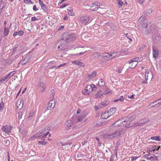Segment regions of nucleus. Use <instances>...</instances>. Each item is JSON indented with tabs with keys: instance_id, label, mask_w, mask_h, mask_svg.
<instances>
[{
	"instance_id": "f257e3e1",
	"label": "nucleus",
	"mask_w": 161,
	"mask_h": 161,
	"mask_svg": "<svg viewBox=\"0 0 161 161\" xmlns=\"http://www.w3.org/2000/svg\"><path fill=\"white\" fill-rule=\"evenodd\" d=\"M123 134V132L122 131L116 130L114 132L107 133L104 136L105 137H106L108 139H115Z\"/></svg>"
},
{
	"instance_id": "f03ea898",
	"label": "nucleus",
	"mask_w": 161,
	"mask_h": 161,
	"mask_svg": "<svg viewBox=\"0 0 161 161\" xmlns=\"http://www.w3.org/2000/svg\"><path fill=\"white\" fill-rule=\"evenodd\" d=\"M75 35L73 33L66 32L62 35L63 40L67 42L74 40L75 39Z\"/></svg>"
},
{
	"instance_id": "7ed1b4c3",
	"label": "nucleus",
	"mask_w": 161,
	"mask_h": 161,
	"mask_svg": "<svg viewBox=\"0 0 161 161\" xmlns=\"http://www.w3.org/2000/svg\"><path fill=\"white\" fill-rule=\"evenodd\" d=\"M80 21L81 23L85 25L91 22V21H90V17L87 15L81 17L80 18Z\"/></svg>"
},
{
	"instance_id": "20e7f679",
	"label": "nucleus",
	"mask_w": 161,
	"mask_h": 161,
	"mask_svg": "<svg viewBox=\"0 0 161 161\" xmlns=\"http://www.w3.org/2000/svg\"><path fill=\"white\" fill-rule=\"evenodd\" d=\"M13 128V126L10 125H6L3 126L1 129L6 133L9 134L11 132V130Z\"/></svg>"
},
{
	"instance_id": "39448f33",
	"label": "nucleus",
	"mask_w": 161,
	"mask_h": 161,
	"mask_svg": "<svg viewBox=\"0 0 161 161\" xmlns=\"http://www.w3.org/2000/svg\"><path fill=\"white\" fill-rule=\"evenodd\" d=\"M46 88V86L42 82H39L38 85V90L42 93H44Z\"/></svg>"
},
{
	"instance_id": "423d86ee",
	"label": "nucleus",
	"mask_w": 161,
	"mask_h": 161,
	"mask_svg": "<svg viewBox=\"0 0 161 161\" xmlns=\"http://www.w3.org/2000/svg\"><path fill=\"white\" fill-rule=\"evenodd\" d=\"M102 58L106 62L111 60L110 53H102Z\"/></svg>"
},
{
	"instance_id": "0eeeda50",
	"label": "nucleus",
	"mask_w": 161,
	"mask_h": 161,
	"mask_svg": "<svg viewBox=\"0 0 161 161\" xmlns=\"http://www.w3.org/2000/svg\"><path fill=\"white\" fill-rule=\"evenodd\" d=\"M99 7V3L96 2L94 3H92L91 5L90 10L92 11H96Z\"/></svg>"
},
{
	"instance_id": "6e6552de",
	"label": "nucleus",
	"mask_w": 161,
	"mask_h": 161,
	"mask_svg": "<svg viewBox=\"0 0 161 161\" xmlns=\"http://www.w3.org/2000/svg\"><path fill=\"white\" fill-rule=\"evenodd\" d=\"M92 91L91 87L90 86V85H88L85 88V89L83 91V93L85 95H88Z\"/></svg>"
},
{
	"instance_id": "1a4fd4ad",
	"label": "nucleus",
	"mask_w": 161,
	"mask_h": 161,
	"mask_svg": "<svg viewBox=\"0 0 161 161\" xmlns=\"http://www.w3.org/2000/svg\"><path fill=\"white\" fill-rule=\"evenodd\" d=\"M55 106V101L53 99V100H51L49 102L47 107L48 108H50V109H53Z\"/></svg>"
},
{
	"instance_id": "9d476101",
	"label": "nucleus",
	"mask_w": 161,
	"mask_h": 161,
	"mask_svg": "<svg viewBox=\"0 0 161 161\" xmlns=\"http://www.w3.org/2000/svg\"><path fill=\"white\" fill-rule=\"evenodd\" d=\"M153 76L152 73L151 71H146L145 75V78L146 80H147L148 79H152L153 78Z\"/></svg>"
},
{
	"instance_id": "9b49d317",
	"label": "nucleus",
	"mask_w": 161,
	"mask_h": 161,
	"mask_svg": "<svg viewBox=\"0 0 161 161\" xmlns=\"http://www.w3.org/2000/svg\"><path fill=\"white\" fill-rule=\"evenodd\" d=\"M16 105L17 108L21 109L23 106V101L21 99L19 100L16 103Z\"/></svg>"
},
{
	"instance_id": "f8f14e48",
	"label": "nucleus",
	"mask_w": 161,
	"mask_h": 161,
	"mask_svg": "<svg viewBox=\"0 0 161 161\" xmlns=\"http://www.w3.org/2000/svg\"><path fill=\"white\" fill-rule=\"evenodd\" d=\"M65 127L68 129H70V128L73 125V122L71 120H68L65 123Z\"/></svg>"
},
{
	"instance_id": "ddd939ff",
	"label": "nucleus",
	"mask_w": 161,
	"mask_h": 161,
	"mask_svg": "<svg viewBox=\"0 0 161 161\" xmlns=\"http://www.w3.org/2000/svg\"><path fill=\"white\" fill-rule=\"evenodd\" d=\"M122 124H123V123H122L121 120L119 119L115 122L113 125L112 126L114 127L122 126L123 125Z\"/></svg>"
},
{
	"instance_id": "4468645a",
	"label": "nucleus",
	"mask_w": 161,
	"mask_h": 161,
	"mask_svg": "<svg viewBox=\"0 0 161 161\" xmlns=\"http://www.w3.org/2000/svg\"><path fill=\"white\" fill-rule=\"evenodd\" d=\"M110 116L108 113L107 111H105L102 114L100 118L102 119H107Z\"/></svg>"
},
{
	"instance_id": "2eb2a0df",
	"label": "nucleus",
	"mask_w": 161,
	"mask_h": 161,
	"mask_svg": "<svg viewBox=\"0 0 161 161\" xmlns=\"http://www.w3.org/2000/svg\"><path fill=\"white\" fill-rule=\"evenodd\" d=\"M153 57L155 58H156L158 55L159 51L157 49L155 48H153Z\"/></svg>"
},
{
	"instance_id": "dca6fc26",
	"label": "nucleus",
	"mask_w": 161,
	"mask_h": 161,
	"mask_svg": "<svg viewBox=\"0 0 161 161\" xmlns=\"http://www.w3.org/2000/svg\"><path fill=\"white\" fill-rule=\"evenodd\" d=\"M122 123H123V126L124 127H130L132 125L130 123V121L129 120H124V121H122Z\"/></svg>"
},
{
	"instance_id": "f3484780",
	"label": "nucleus",
	"mask_w": 161,
	"mask_h": 161,
	"mask_svg": "<svg viewBox=\"0 0 161 161\" xmlns=\"http://www.w3.org/2000/svg\"><path fill=\"white\" fill-rule=\"evenodd\" d=\"M9 31L8 28H7L6 26H4V31L3 33V37H5L6 36H7L9 34Z\"/></svg>"
},
{
	"instance_id": "a211bd4d",
	"label": "nucleus",
	"mask_w": 161,
	"mask_h": 161,
	"mask_svg": "<svg viewBox=\"0 0 161 161\" xmlns=\"http://www.w3.org/2000/svg\"><path fill=\"white\" fill-rule=\"evenodd\" d=\"M65 47L64 42L62 41L58 47V49L59 50H64Z\"/></svg>"
},
{
	"instance_id": "6ab92c4d",
	"label": "nucleus",
	"mask_w": 161,
	"mask_h": 161,
	"mask_svg": "<svg viewBox=\"0 0 161 161\" xmlns=\"http://www.w3.org/2000/svg\"><path fill=\"white\" fill-rule=\"evenodd\" d=\"M93 58L95 59H97L100 58H102V54L98 52L94 53L93 55Z\"/></svg>"
},
{
	"instance_id": "aec40b11",
	"label": "nucleus",
	"mask_w": 161,
	"mask_h": 161,
	"mask_svg": "<svg viewBox=\"0 0 161 161\" xmlns=\"http://www.w3.org/2000/svg\"><path fill=\"white\" fill-rule=\"evenodd\" d=\"M116 109L114 107H113L110 108L109 110L107 111L108 113L110 116L113 115L116 112Z\"/></svg>"
},
{
	"instance_id": "412c9836",
	"label": "nucleus",
	"mask_w": 161,
	"mask_h": 161,
	"mask_svg": "<svg viewBox=\"0 0 161 161\" xmlns=\"http://www.w3.org/2000/svg\"><path fill=\"white\" fill-rule=\"evenodd\" d=\"M24 33V32L23 31L20 30L17 32H15L13 34V36H16L17 35H19V36H21L23 35Z\"/></svg>"
},
{
	"instance_id": "4be33fe9",
	"label": "nucleus",
	"mask_w": 161,
	"mask_h": 161,
	"mask_svg": "<svg viewBox=\"0 0 161 161\" xmlns=\"http://www.w3.org/2000/svg\"><path fill=\"white\" fill-rule=\"evenodd\" d=\"M15 73V71H13L7 74L5 76L8 80Z\"/></svg>"
},
{
	"instance_id": "5701e85b",
	"label": "nucleus",
	"mask_w": 161,
	"mask_h": 161,
	"mask_svg": "<svg viewBox=\"0 0 161 161\" xmlns=\"http://www.w3.org/2000/svg\"><path fill=\"white\" fill-rule=\"evenodd\" d=\"M44 134H45L44 133H43V132L38 133L37 134H35L33 136H32L31 137V138L32 139L34 138L40 137L44 135Z\"/></svg>"
},
{
	"instance_id": "b1692460",
	"label": "nucleus",
	"mask_w": 161,
	"mask_h": 161,
	"mask_svg": "<svg viewBox=\"0 0 161 161\" xmlns=\"http://www.w3.org/2000/svg\"><path fill=\"white\" fill-rule=\"evenodd\" d=\"M152 10L151 9H149L145 10L144 11V13L145 15L147 16H148L152 13Z\"/></svg>"
},
{
	"instance_id": "393cba45",
	"label": "nucleus",
	"mask_w": 161,
	"mask_h": 161,
	"mask_svg": "<svg viewBox=\"0 0 161 161\" xmlns=\"http://www.w3.org/2000/svg\"><path fill=\"white\" fill-rule=\"evenodd\" d=\"M8 80L5 76L2 77L0 79V84L6 83Z\"/></svg>"
},
{
	"instance_id": "a878e982",
	"label": "nucleus",
	"mask_w": 161,
	"mask_h": 161,
	"mask_svg": "<svg viewBox=\"0 0 161 161\" xmlns=\"http://www.w3.org/2000/svg\"><path fill=\"white\" fill-rule=\"evenodd\" d=\"M111 59L114 58L115 57L117 56L118 53L116 51H114L110 54Z\"/></svg>"
},
{
	"instance_id": "bb28decb",
	"label": "nucleus",
	"mask_w": 161,
	"mask_h": 161,
	"mask_svg": "<svg viewBox=\"0 0 161 161\" xmlns=\"http://www.w3.org/2000/svg\"><path fill=\"white\" fill-rule=\"evenodd\" d=\"M85 117V116L83 115H80L76 119L77 122H78L81 121Z\"/></svg>"
},
{
	"instance_id": "cd10ccee",
	"label": "nucleus",
	"mask_w": 161,
	"mask_h": 161,
	"mask_svg": "<svg viewBox=\"0 0 161 161\" xmlns=\"http://www.w3.org/2000/svg\"><path fill=\"white\" fill-rule=\"evenodd\" d=\"M124 98L123 96H121L119 97V98L117 99H115L114 101V102L115 103L119 101H120L122 102L124 101Z\"/></svg>"
},
{
	"instance_id": "c85d7f7f",
	"label": "nucleus",
	"mask_w": 161,
	"mask_h": 161,
	"mask_svg": "<svg viewBox=\"0 0 161 161\" xmlns=\"http://www.w3.org/2000/svg\"><path fill=\"white\" fill-rule=\"evenodd\" d=\"M138 60H139V61H140V60H139V58L138 57H137L134 58L131 60H130V61H128V62L129 64H130V63H131L132 62H138Z\"/></svg>"
},
{
	"instance_id": "c756f323",
	"label": "nucleus",
	"mask_w": 161,
	"mask_h": 161,
	"mask_svg": "<svg viewBox=\"0 0 161 161\" xmlns=\"http://www.w3.org/2000/svg\"><path fill=\"white\" fill-rule=\"evenodd\" d=\"M39 4L41 5V6L43 10H45L46 8V5L44 4L43 2L41 0H40L39 2Z\"/></svg>"
},
{
	"instance_id": "7c9ffc66",
	"label": "nucleus",
	"mask_w": 161,
	"mask_h": 161,
	"mask_svg": "<svg viewBox=\"0 0 161 161\" xmlns=\"http://www.w3.org/2000/svg\"><path fill=\"white\" fill-rule=\"evenodd\" d=\"M98 84L100 86H103L105 85V82L103 79H101L98 82Z\"/></svg>"
},
{
	"instance_id": "2f4dec72",
	"label": "nucleus",
	"mask_w": 161,
	"mask_h": 161,
	"mask_svg": "<svg viewBox=\"0 0 161 161\" xmlns=\"http://www.w3.org/2000/svg\"><path fill=\"white\" fill-rule=\"evenodd\" d=\"M103 92L102 91H99L96 95V97L98 98H100L103 95Z\"/></svg>"
},
{
	"instance_id": "473e14b6",
	"label": "nucleus",
	"mask_w": 161,
	"mask_h": 161,
	"mask_svg": "<svg viewBox=\"0 0 161 161\" xmlns=\"http://www.w3.org/2000/svg\"><path fill=\"white\" fill-rule=\"evenodd\" d=\"M67 12L68 14L71 16H74L75 15V13L73 12V10H69V9H67Z\"/></svg>"
},
{
	"instance_id": "72a5a7b5",
	"label": "nucleus",
	"mask_w": 161,
	"mask_h": 161,
	"mask_svg": "<svg viewBox=\"0 0 161 161\" xmlns=\"http://www.w3.org/2000/svg\"><path fill=\"white\" fill-rule=\"evenodd\" d=\"M117 3L119 4V8H121L123 5V2L121 0H117Z\"/></svg>"
},
{
	"instance_id": "f704fd0d",
	"label": "nucleus",
	"mask_w": 161,
	"mask_h": 161,
	"mask_svg": "<svg viewBox=\"0 0 161 161\" xmlns=\"http://www.w3.org/2000/svg\"><path fill=\"white\" fill-rule=\"evenodd\" d=\"M160 100L161 101L160 102H158L157 104H156L155 105L152 106L151 107H158L159 106L161 105V98L160 99L158 100L157 101L154 102L153 103L155 102H156Z\"/></svg>"
},
{
	"instance_id": "c9c22d12",
	"label": "nucleus",
	"mask_w": 161,
	"mask_h": 161,
	"mask_svg": "<svg viewBox=\"0 0 161 161\" xmlns=\"http://www.w3.org/2000/svg\"><path fill=\"white\" fill-rule=\"evenodd\" d=\"M55 91L53 90H52L50 93V96H51V97L53 99V98H54V95L55 94Z\"/></svg>"
},
{
	"instance_id": "e433bc0d",
	"label": "nucleus",
	"mask_w": 161,
	"mask_h": 161,
	"mask_svg": "<svg viewBox=\"0 0 161 161\" xmlns=\"http://www.w3.org/2000/svg\"><path fill=\"white\" fill-rule=\"evenodd\" d=\"M24 2L26 4H30L33 3L31 0H24Z\"/></svg>"
},
{
	"instance_id": "4c0bfd02",
	"label": "nucleus",
	"mask_w": 161,
	"mask_h": 161,
	"mask_svg": "<svg viewBox=\"0 0 161 161\" xmlns=\"http://www.w3.org/2000/svg\"><path fill=\"white\" fill-rule=\"evenodd\" d=\"M48 134H49L48 132H47L45 133V134H44L42 137L40 138L41 140H43V141H44L45 140V138H46V136H47Z\"/></svg>"
},
{
	"instance_id": "58836bf2",
	"label": "nucleus",
	"mask_w": 161,
	"mask_h": 161,
	"mask_svg": "<svg viewBox=\"0 0 161 161\" xmlns=\"http://www.w3.org/2000/svg\"><path fill=\"white\" fill-rule=\"evenodd\" d=\"M96 74L97 72H93L91 75H89V77H93L96 75Z\"/></svg>"
},
{
	"instance_id": "ea45409f",
	"label": "nucleus",
	"mask_w": 161,
	"mask_h": 161,
	"mask_svg": "<svg viewBox=\"0 0 161 161\" xmlns=\"http://www.w3.org/2000/svg\"><path fill=\"white\" fill-rule=\"evenodd\" d=\"M151 139L152 140H156L157 141H159L160 139L158 137H157V136H153L151 138Z\"/></svg>"
},
{
	"instance_id": "a19ab883",
	"label": "nucleus",
	"mask_w": 161,
	"mask_h": 161,
	"mask_svg": "<svg viewBox=\"0 0 161 161\" xmlns=\"http://www.w3.org/2000/svg\"><path fill=\"white\" fill-rule=\"evenodd\" d=\"M77 64L76 65H79L80 66L84 67V64L82 62H80L78 61V62H77Z\"/></svg>"
},
{
	"instance_id": "79ce46f5",
	"label": "nucleus",
	"mask_w": 161,
	"mask_h": 161,
	"mask_svg": "<svg viewBox=\"0 0 161 161\" xmlns=\"http://www.w3.org/2000/svg\"><path fill=\"white\" fill-rule=\"evenodd\" d=\"M108 103L106 102H103L101 103V105H102V107H104V106L107 105Z\"/></svg>"
},
{
	"instance_id": "37998d69",
	"label": "nucleus",
	"mask_w": 161,
	"mask_h": 161,
	"mask_svg": "<svg viewBox=\"0 0 161 161\" xmlns=\"http://www.w3.org/2000/svg\"><path fill=\"white\" fill-rule=\"evenodd\" d=\"M38 144H42V145H45L47 143V142H44V141H39L38 142Z\"/></svg>"
},
{
	"instance_id": "c03bdc74",
	"label": "nucleus",
	"mask_w": 161,
	"mask_h": 161,
	"mask_svg": "<svg viewBox=\"0 0 161 161\" xmlns=\"http://www.w3.org/2000/svg\"><path fill=\"white\" fill-rule=\"evenodd\" d=\"M142 26L143 27H144L145 28V29H146V28H147V23H146V22H143V21L142 22Z\"/></svg>"
},
{
	"instance_id": "a18cd8bd",
	"label": "nucleus",
	"mask_w": 161,
	"mask_h": 161,
	"mask_svg": "<svg viewBox=\"0 0 161 161\" xmlns=\"http://www.w3.org/2000/svg\"><path fill=\"white\" fill-rule=\"evenodd\" d=\"M17 115L18 116V119H20L22 117V113L21 112H19L18 113Z\"/></svg>"
},
{
	"instance_id": "49530a36",
	"label": "nucleus",
	"mask_w": 161,
	"mask_h": 161,
	"mask_svg": "<svg viewBox=\"0 0 161 161\" xmlns=\"http://www.w3.org/2000/svg\"><path fill=\"white\" fill-rule=\"evenodd\" d=\"M66 65V63H63L61 64L58 65L57 67L56 68V69H59L61 67H63Z\"/></svg>"
},
{
	"instance_id": "de8ad7c7",
	"label": "nucleus",
	"mask_w": 161,
	"mask_h": 161,
	"mask_svg": "<svg viewBox=\"0 0 161 161\" xmlns=\"http://www.w3.org/2000/svg\"><path fill=\"white\" fill-rule=\"evenodd\" d=\"M33 115H34V113H32V112L30 113L29 114V115L28 117V119H29L30 120L31 119V118L32 117Z\"/></svg>"
},
{
	"instance_id": "09e8293b",
	"label": "nucleus",
	"mask_w": 161,
	"mask_h": 161,
	"mask_svg": "<svg viewBox=\"0 0 161 161\" xmlns=\"http://www.w3.org/2000/svg\"><path fill=\"white\" fill-rule=\"evenodd\" d=\"M4 103L2 102L0 103V110H3V108Z\"/></svg>"
},
{
	"instance_id": "8fccbe9b",
	"label": "nucleus",
	"mask_w": 161,
	"mask_h": 161,
	"mask_svg": "<svg viewBox=\"0 0 161 161\" xmlns=\"http://www.w3.org/2000/svg\"><path fill=\"white\" fill-rule=\"evenodd\" d=\"M90 86L91 87V89H92V91L94 90L95 88H96V86L93 84H92L91 85H90Z\"/></svg>"
},
{
	"instance_id": "3c124183",
	"label": "nucleus",
	"mask_w": 161,
	"mask_h": 161,
	"mask_svg": "<svg viewBox=\"0 0 161 161\" xmlns=\"http://www.w3.org/2000/svg\"><path fill=\"white\" fill-rule=\"evenodd\" d=\"M28 62L27 61L26 59L23 60L21 62V64L22 65H24L25 64H26Z\"/></svg>"
},
{
	"instance_id": "603ef678",
	"label": "nucleus",
	"mask_w": 161,
	"mask_h": 161,
	"mask_svg": "<svg viewBox=\"0 0 161 161\" xmlns=\"http://www.w3.org/2000/svg\"><path fill=\"white\" fill-rule=\"evenodd\" d=\"M159 41V38L158 36H156L155 38L154 41L156 43L158 42V41Z\"/></svg>"
},
{
	"instance_id": "864d4df0",
	"label": "nucleus",
	"mask_w": 161,
	"mask_h": 161,
	"mask_svg": "<svg viewBox=\"0 0 161 161\" xmlns=\"http://www.w3.org/2000/svg\"><path fill=\"white\" fill-rule=\"evenodd\" d=\"M68 4H66V3H64L60 7V8H63L66 6H68Z\"/></svg>"
},
{
	"instance_id": "5fc2aeb1",
	"label": "nucleus",
	"mask_w": 161,
	"mask_h": 161,
	"mask_svg": "<svg viewBox=\"0 0 161 161\" xmlns=\"http://www.w3.org/2000/svg\"><path fill=\"white\" fill-rule=\"evenodd\" d=\"M137 1L140 4H143L144 2L143 0H137Z\"/></svg>"
},
{
	"instance_id": "6e6d98bb",
	"label": "nucleus",
	"mask_w": 161,
	"mask_h": 161,
	"mask_svg": "<svg viewBox=\"0 0 161 161\" xmlns=\"http://www.w3.org/2000/svg\"><path fill=\"white\" fill-rule=\"evenodd\" d=\"M114 155H112L110 157V161H114Z\"/></svg>"
},
{
	"instance_id": "4d7b16f0",
	"label": "nucleus",
	"mask_w": 161,
	"mask_h": 161,
	"mask_svg": "<svg viewBox=\"0 0 161 161\" xmlns=\"http://www.w3.org/2000/svg\"><path fill=\"white\" fill-rule=\"evenodd\" d=\"M33 9L34 11L35 12L36 11L38 10V9L36 8V5H34L33 6Z\"/></svg>"
},
{
	"instance_id": "13d9d810",
	"label": "nucleus",
	"mask_w": 161,
	"mask_h": 161,
	"mask_svg": "<svg viewBox=\"0 0 161 161\" xmlns=\"http://www.w3.org/2000/svg\"><path fill=\"white\" fill-rule=\"evenodd\" d=\"M154 156L155 157H151L150 158H147L149 160L153 159L155 160L156 159V157L155 156V155H154Z\"/></svg>"
},
{
	"instance_id": "bf43d9fd",
	"label": "nucleus",
	"mask_w": 161,
	"mask_h": 161,
	"mask_svg": "<svg viewBox=\"0 0 161 161\" xmlns=\"http://www.w3.org/2000/svg\"><path fill=\"white\" fill-rule=\"evenodd\" d=\"M136 64H134V63H133L131 65V66H130V67L132 69H134L135 67L136 66Z\"/></svg>"
},
{
	"instance_id": "052dcab7",
	"label": "nucleus",
	"mask_w": 161,
	"mask_h": 161,
	"mask_svg": "<svg viewBox=\"0 0 161 161\" xmlns=\"http://www.w3.org/2000/svg\"><path fill=\"white\" fill-rule=\"evenodd\" d=\"M31 57V55H29L28 56V57H26L25 59H26V60L27 61H28L30 60Z\"/></svg>"
},
{
	"instance_id": "680f3d73",
	"label": "nucleus",
	"mask_w": 161,
	"mask_h": 161,
	"mask_svg": "<svg viewBox=\"0 0 161 161\" xmlns=\"http://www.w3.org/2000/svg\"><path fill=\"white\" fill-rule=\"evenodd\" d=\"M87 142V141L86 140H85L81 142V144L82 146L85 145Z\"/></svg>"
},
{
	"instance_id": "e2e57ef3",
	"label": "nucleus",
	"mask_w": 161,
	"mask_h": 161,
	"mask_svg": "<svg viewBox=\"0 0 161 161\" xmlns=\"http://www.w3.org/2000/svg\"><path fill=\"white\" fill-rule=\"evenodd\" d=\"M55 62L54 61H50L48 63V65H49L52 64H55Z\"/></svg>"
},
{
	"instance_id": "0e129e2a",
	"label": "nucleus",
	"mask_w": 161,
	"mask_h": 161,
	"mask_svg": "<svg viewBox=\"0 0 161 161\" xmlns=\"http://www.w3.org/2000/svg\"><path fill=\"white\" fill-rule=\"evenodd\" d=\"M154 147H155L154 150H153V152L155 150L156 151H158L159 150V149L160 148V147H159L157 148L156 146H154Z\"/></svg>"
},
{
	"instance_id": "69168bd1",
	"label": "nucleus",
	"mask_w": 161,
	"mask_h": 161,
	"mask_svg": "<svg viewBox=\"0 0 161 161\" xmlns=\"http://www.w3.org/2000/svg\"><path fill=\"white\" fill-rule=\"evenodd\" d=\"M144 18V17H143L142 16H141L140 18L139 19V22L141 21H143Z\"/></svg>"
},
{
	"instance_id": "338daca9",
	"label": "nucleus",
	"mask_w": 161,
	"mask_h": 161,
	"mask_svg": "<svg viewBox=\"0 0 161 161\" xmlns=\"http://www.w3.org/2000/svg\"><path fill=\"white\" fill-rule=\"evenodd\" d=\"M137 158V157H132L131 160L133 161H135L136 159Z\"/></svg>"
},
{
	"instance_id": "774afa93",
	"label": "nucleus",
	"mask_w": 161,
	"mask_h": 161,
	"mask_svg": "<svg viewBox=\"0 0 161 161\" xmlns=\"http://www.w3.org/2000/svg\"><path fill=\"white\" fill-rule=\"evenodd\" d=\"M36 19V17H32L31 18V21H34Z\"/></svg>"
}]
</instances>
